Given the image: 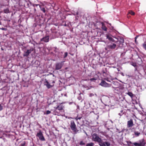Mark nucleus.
Here are the masks:
<instances>
[{
  "label": "nucleus",
  "mask_w": 146,
  "mask_h": 146,
  "mask_svg": "<svg viewBox=\"0 0 146 146\" xmlns=\"http://www.w3.org/2000/svg\"><path fill=\"white\" fill-rule=\"evenodd\" d=\"M127 143L129 146H145V143L144 139L139 141V143L135 142L132 143L130 141H127Z\"/></svg>",
  "instance_id": "obj_1"
},
{
  "label": "nucleus",
  "mask_w": 146,
  "mask_h": 146,
  "mask_svg": "<svg viewBox=\"0 0 146 146\" xmlns=\"http://www.w3.org/2000/svg\"><path fill=\"white\" fill-rule=\"evenodd\" d=\"M92 136V139L93 141L97 142L98 143L102 141V139L96 133L93 134Z\"/></svg>",
  "instance_id": "obj_2"
},
{
  "label": "nucleus",
  "mask_w": 146,
  "mask_h": 146,
  "mask_svg": "<svg viewBox=\"0 0 146 146\" xmlns=\"http://www.w3.org/2000/svg\"><path fill=\"white\" fill-rule=\"evenodd\" d=\"M70 127L71 129L75 133L78 132V130H77L76 127V125L75 122L73 121H70Z\"/></svg>",
  "instance_id": "obj_3"
},
{
  "label": "nucleus",
  "mask_w": 146,
  "mask_h": 146,
  "mask_svg": "<svg viewBox=\"0 0 146 146\" xmlns=\"http://www.w3.org/2000/svg\"><path fill=\"white\" fill-rule=\"evenodd\" d=\"M36 136L38 137L39 139L41 141H45V139L41 131L40 130L38 133H37Z\"/></svg>",
  "instance_id": "obj_4"
},
{
  "label": "nucleus",
  "mask_w": 146,
  "mask_h": 146,
  "mask_svg": "<svg viewBox=\"0 0 146 146\" xmlns=\"http://www.w3.org/2000/svg\"><path fill=\"white\" fill-rule=\"evenodd\" d=\"M100 85L101 86L105 87H110L111 86V85L107 83L104 80L102 81L100 83Z\"/></svg>",
  "instance_id": "obj_5"
},
{
  "label": "nucleus",
  "mask_w": 146,
  "mask_h": 146,
  "mask_svg": "<svg viewBox=\"0 0 146 146\" xmlns=\"http://www.w3.org/2000/svg\"><path fill=\"white\" fill-rule=\"evenodd\" d=\"M98 144L100 146H110V144L109 142H107L101 141L98 143Z\"/></svg>",
  "instance_id": "obj_6"
},
{
  "label": "nucleus",
  "mask_w": 146,
  "mask_h": 146,
  "mask_svg": "<svg viewBox=\"0 0 146 146\" xmlns=\"http://www.w3.org/2000/svg\"><path fill=\"white\" fill-rule=\"evenodd\" d=\"M120 87V84L117 82H114L113 83V85L112 86V88L114 89L115 90H116V89L119 88Z\"/></svg>",
  "instance_id": "obj_7"
},
{
  "label": "nucleus",
  "mask_w": 146,
  "mask_h": 146,
  "mask_svg": "<svg viewBox=\"0 0 146 146\" xmlns=\"http://www.w3.org/2000/svg\"><path fill=\"white\" fill-rule=\"evenodd\" d=\"M63 65L62 62L58 63L56 64L55 69L56 70H58L61 69Z\"/></svg>",
  "instance_id": "obj_8"
},
{
  "label": "nucleus",
  "mask_w": 146,
  "mask_h": 146,
  "mask_svg": "<svg viewBox=\"0 0 146 146\" xmlns=\"http://www.w3.org/2000/svg\"><path fill=\"white\" fill-rule=\"evenodd\" d=\"M133 120L130 119L129 121H128L127 122V127H132L133 125Z\"/></svg>",
  "instance_id": "obj_9"
},
{
  "label": "nucleus",
  "mask_w": 146,
  "mask_h": 146,
  "mask_svg": "<svg viewBox=\"0 0 146 146\" xmlns=\"http://www.w3.org/2000/svg\"><path fill=\"white\" fill-rule=\"evenodd\" d=\"M49 40V36H46L40 40L41 41H44L45 42H47Z\"/></svg>",
  "instance_id": "obj_10"
},
{
  "label": "nucleus",
  "mask_w": 146,
  "mask_h": 146,
  "mask_svg": "<svg viewBox=\"0 0 146 146\" xmlns=\"http://www.w3.org/2000/svg\"><path fill=\"white\" fill-rule=\"evenodd\" d=\"M116 46V44L114 43H113L111 44L108 46L107 48L110 49H115Z\"/></svg>",
  "instance_id": "obj_11"
},
{
  "label": "nucleus",
  "mask_w": 146,
  "mask_h": 146,
  "mask_svg": "<svg viewBox=\"0 0 146 146\" xmlns=\"http://www.w3.org/2000/svg\"><path fill=\"white\" fill-rule=\"evenodd\" d=\"M31 50H28L26 52H25L24 54V56H27L32 51Z\"/></svg>",
  "instance_id": "obj_12"
},
{
  "label": "nucleus",
  "mask_w": 146,
  "mask_h": 146,
  "mask_svg": "<svg viewBox=\"0 0 146 146\" xmlns=\"http://www.w3.org/2000/svg\"><path fill=\"white\" fill-rule=\"evenodd\" d=\"M45 85L48 88H49L52 87L54 85L52 86H51L48 83V81L47 80H46L45 82Z\"/></svg>",
  "instance_id": "obj_13"
},
{
  "label": "nucleus",
  "mask_w": 146,
  "mask_h": 146,
  "mask_svg": "<svg viewBox=\"0 0 146 146\" xmlns=\"http://www.w3.org/2000/svg\"><path fill=\"white\" fill-rule=\"evenodd\" d=\"M102 29L105 31H107V28L105 26L104 23H102Z\"/></svg>",
  "instance_id": "obj_14"
},
{
  "label": "nucleus",
  "mask_w": 146,
  "mask_h": 146,
  "mask_svg": "<svg viewBox=\"0 0 146 146\" xmlns=\"http://www.w3.org/2000/svg\"><path fill=\"white\" fill-rule=\"evenodd\" d=\"M107 38L109 40L113 42L114 39L112 38V36L111 35H107L106 36Z\"/></svg>",
  "instance_id": "obj_15"
},
{
  "label": "nucleus",
  "mask_w": 146,
  "mask_h": 146,
  "mask_svg": "<svg viewBox=\"0 0 146 146\" xmlns=\"http://www.w3.org/2000/svg\"><path fill=\"white\" fill-rule=\"evenodd\" d=\"M63 107L62 106H58L56 108H54L56 109H58L59 110H61L63 109Z\"/></svg>",
  "instance_id": "obj_16"
},
{
  "label": "nucleus",
  "mask_w": 146,
  "mask_h": 146,
  "mask_svg": "<svg viewBox=\"0 0 146 146\" xmlns=\"http://www.w3.org/2000/svg\"><path fill=\"white\" fill-rule=\"evenodd\" d=\"M126 94L128 95L132 98L133 97V94L131 92H129L126 93Z\"/></svg>",
  "instance_id": "obj_17"
},
{
  "label": "nucleus",
  "mask_w": 146,
  "mask_h": 146,
  "mask_svg": "<svg viewBox=\"0 0 146 146\" xmlns=\"http://www.w3.org/2000/svg\"><path fill=\"white\" fill-rule=\"evenodd\" d=\"M94 144L92 142L88 143L86 144V146H94Z\"/></svg>",
  "instance_id": "obj_18"
},
{
  "label": "nucleus",
  "mask_w": 146,
  "mask_h": 146,
  "mask_svg": "<svg viewBox=\"0 0 146 146\" xmlns=\"http://www.w3.org/2000/svg\"><path fill=\"white\" fill-rule=\"evenodd\" d=\"M134 134L135 135L137 136H138L140 134V133L139 132L136 131H134Z\"/></svg>",
  "instance_id": "obj_19"
},
{
  "label": "nucleus",
  "mask_w": 146,
  "mask_h": 146,
  "mask_svg": "<svg viewBox=\"0 0 146 146\" xmlns=\"http://www.w3.org/2000/svg\"><path fill=\"white\" fill-rule=\"evenodd\" d=\"M81 117H76V118H72V117H70L69 118H71V119H75L76 121L78 120V119H81Z\"/></svg>",
  "instance_id": "obj_20"
},
{
  "label": "nucleus",
  "mask_w": 146,
  "mask_h": 146,
  "mask_svg": "<svg viewBox=\"0 0 146 146\" xmlns=\"http://www.w3.org/2000/svg\"><path fill=\"white\" fill-rule=\"evenodd\" d=\"M4 12L5 13H10L9 10L8 9H4Z\"/></svg>",
  "instance_id": "obj_21"
},
{
  "label": "nucleus",
  "mask_w": 146,
  "mask_h": 146,
  "mask_svg": "<svg viewBox=\"0 0 146 146\" xmlns=\"http://www.w3.org/2000/svg\"><path fill=\"white\" fill-rule=\"evenodd\" d=\"M40 8L41 11H42L44 13H45L46 12V10L44 8H42L40 5Z\"/></svg>",
  "instance_id": "obj_22"
},
{
  "label": "nucleus",
  "mask_w": 146,
  "mask_h": 146,
  "mask_svg": "<svg viewBox=\"0 0 146 146\" xmlns=\"http://www.w3.org/2000/svg\"><path fill=\"white\" fill-rule=\"evenodd\" d=\"M128 13L132 15H134L135 14V13L131 11H130Z\"/></svg>",
  "instance_id": "obj_23"
},
{
  "label": "nucleus",
  "mask_w": 146,
  "mask_h": 146,
  "mask_svg": "<svg viewBox=\"0 0 146 146\" xmlns=\"http://www.w3.org/2000/svg\"><path fill=\"white\" fill-rule=\"evenodd\" d=\"M85 143H84L83 141H80V145H85Z\"/></svg>",
  "instance_id": "obj_24"
},
{
  "label": "nucleus",
  "mask_w": 146,
  "mask_h": 146,
  "mask_svg": "<svg viewBox=\"0 0 146 146\" xmlns=\"http://www.w3.org/2000/svg\"><path fill=\"white\" fill-rule=\"evenodd\" d=\"M143 47L146 50V42H145L143 44Z\"/></svg>",
  "instance_id": "obj_25"
},
{
  "label": "nucleus",
  "mask_w": 146,
  "mask_h": 146,
  "mask_svg": "<svg viewBox=\"0 0 146 146\" xmlns=\"http://www.w3.org/2000/svg\"><path fill=\"white\" fill-rule=\"evenodd\" d=\"M119 42L121 43H123L124 42V39L123 38H121L120 40H119Z\"/></svg>",
  "instance_id": "obj_26"
},
{
  "label": "nucleus",
  "mask_w": 146,
  "mask_h": 146,
  "mask_svg": "<svg viewBox=\"0 0 146 146\" xmlns=\"http://www.w3.org/2000/svg\"><path fill=\"white\" fill-rule=\"evenodd\" d=\"M67 55H68V53L67 52H65V53H64V58L66 57L67 56Z\"/></svg>",
  "instance_id": "obj_27"
},
{
  "label": "nucleus",
  "mask_w": 146,
  "mask_h": 146,
  "mask_svg": "<svg viewBox=\"0 0 146 146\" xmlns=\"http://www.w3.org/2000/svg\"><path fill=\"white\" fill-rule=\"evenodd\" d=\"M51 113V112L49 110H47L46 112V114H48Z\"/></svg>",
  "instance_id": "obj_28"
},
{
  "label": "nucleus",
  "mask_w": 146,
  "mask_h": 146,
  "mask_svg": "<svg viewBox=\"0 0 146 146\" xmlns=\"http://www.w3.org/2000/svg\"><path fill=\"white\" fill-rule=\"evenodd\" d=\"M25 144V141L23 142L21 144V145L22 146H24Z\"/></svg>",
  "instance_id": "obj_29"
},
{
  "label": "nucleus",
  "mask_w": 146,
  "mask_h": 146,
  "mask_svg": "<svg viewBox=\"0 0 146 146\" xmlns=\"http://www.w3.org/2000/svg\"><path fill=\"white\" fill-rule=\"evenodd\" d=\"M96 80V79L95 78H91L90 79V80L91 81H92L94 80Z\"/></svg>",
  "instance_id": "obj_30"
},
{
  "label": "nucleus",
  "mask_w": 146,
  "mask_h": 146,
  "mask_svg": "<svg viewBox=\"0 0 146 146\" xmlns=\"http://www.w3.org/2000/svg\"><path fill=\"white\" fill-rule=\"evenodd\" d=\"M3 109V107L0 104V111L1 110Z\"/></svg>",
  "instance_id": "obj_31"
},
{
  "label": "nucleus",
  "mask_w": 146,
  "mask_h": 146,
  "mask_svg": "<svg viewBox=\"0 0 146 146\" xmlns=\"http://www.w3.org/2000/svg\"><path fill=\"white\" fill-rule=\"evenodd\" d=\"M38 5H39L40 6V5L38 4H34L33 5V6H37Z\"/></svg>",
  "instance_id": "obj_32"
},
{
  "label": "nucleus",
  "mask_w": 146,
  "mask_h": 146,
  "mask_svg": "<svg viewBox=\"0 0 146 146\" xmlns=\"http://www.w3.org/2000/svg\"><path fill=\"white\" fill-rule=\"evenodd\" d=\"M94 95L92 94H90L89 96L90 97H92Z\"/></svg>",
  "instance_id": "obj_33"
},
{
  "label": "nucleus",
  "mask_w": 146,
  "mask_h": 146,
  "mask_svg": "<svg viewBox=\"0 0 146 146\" xmlns=\"http://www.w3.org/2000/svg\"><path fill=\"white\" fill-rule=\"evenodd\" d=\"M132 65L133 66H134L135 67L136 66V64L135 63H133V64H132Z\"/></svg>",
  "instance_id": "obj_34"
},
{
  "label": "nucleus",
  "mask_w": 146,
  "mask_h": 146,
  "mask_svg": "<svg viewBox=\"0 0 146 146\" xmlns=\"http://www.w3.org/2000/svg\"><path fill=\"white\" fill-rule=\"evenodd\" d=\"M1 29L3 30H6V29L5 28H2Z\"/></svg>",
  "instance_id": "obj_35"
},
{
  "label": "nucleus",
  "mask_w": 146,
  "mask_h": 146,
  "mask_svg": "<svg viewBox=\"0 0 146 146\" xmlns=\"http://www.w3.org/2000/svg\"><path fill=\"white\" fill-rule=\"evenodd\" d=\"M135 43H136V44L137 43V41L136 40V39H135Z\"/></svg>",
  "instance_id": "obj_36"
},
{
  "label": "nucleus",
  "mask_w": 146,
  "mask_h": 146,
  "mask_svg": "<svg viewBox=\"0 0 146 146\" xmlns=\"http://www.w3.org/2000/svg\"><path fill=\"white\" fill-rule=\"evenodd\" d=\"M55 81L54 80L52 81V83H55Z\"/></svg>",
  "instance_id": "obj_37"
},
{
  "label": "nucleus",
  "mask_w": 146,
  "mask_h": 146,
  "mask_svg": "<svg viewBox=\"0 0 146 146\" xmlns=\"http://www.w3.org/2000/svg\"><path fill=\"white\" fill-rule=\"evenodd\" d=\"M138 36H136L135 38V39H137V38Z\"/></svg>",
  "instance_id": "obj_38"
},
{
  "label": "nucleus",
  "mask_w": 146,
  "mask_h": 146,
  "mask_svg": "<svg viewBox=\"0 0 146 146\" xmlns=\"http://www.w3.org/2000/svg\"><path fill=\"white\" fill-rule=\"evenodd\" d=\"M119 115H120V113H119Z\"/></svg>",
  "instance_id": "obj_39"
},
{
  "label": "nucleus",
  "mask_w": 146,
  "mask_h": 146,
  "mask_svg": "<svg viewBox=\"0 0 146 146\" xmlns=\"http://www.w3.org/2000/svg\"><path fill=\"white\" fill-rule=\"evenodd\" d=\"M95 146H98V145H95Z\"/></svg>",
  "instance_id": "obj_40"
},
{
  "label": "nucleus",
  "mask_w": 146,
  "mask_h": 146,
  "mask_svg": "<svg viewBox=\"0 0 146 146\" xmlns=\"http://www.w3.org/2000/svg\"><path fill=\"white\" fill-rule=\"evenodd\" d=\"M77 15L78 14V13H77Z\"/></svg>",
  "instance_id": "obj_41"
}]
</instances>
